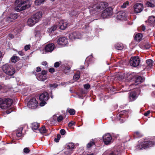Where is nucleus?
Segmentation results:
<instances>
[{
  "label": "nucleus",
  "instance_id": "49",
  "mask_svg": "<svg viewBox=\"0 0 155 155\" xmlns=\"http://www.w3.org/2000/svg\"><path fill=\"white\" fill-rule=\"evenodd\" d=\"M60 65V63L59 62H55L54 64V67L55 68H58L59 66Z\"/></svg>",
  "mask_w": 155,
  "mask_h": 155
},
{
  "label": "nucleus",
  "instance_id": "45",
  "mask_svg": "<svg viewBox=\"0 0 155 155\" xmlns=\"http://www.w3.org/2000/svg\"><path fill=\"white\" fill-rule=\"evenodd\" d=\"M49 85L50 87L55 88L58 87V84L56 83H54L52 84H50Z\"/></svg>",
  "mask_w": 155,
  "mask_h": 155
},
{
  "label": "nucleus",
  "instance_id": "28",
  "mask_svg": "<svg viewBox=\"0 0 155 155\" xmlns=\"http://www.w3.org/2000/svg\"><path fill=\"white\" fill-rule=\"evenodd\" d=\"M115 47L116 49L117 50H122L124 48V46L121 44H117L115 45Z\"/></svg>",
  "mask_w": 155,
  "mask_h": 155
},
{
  "label": "nucleus",
  "instance_id": "46",
  "mask_svg": "<svg viewBox=\"0 0 155 155\" xmlns=\"http://www.w3.org/2000/svg\"><path fill=\"white\" fill-rule=\"evenodd\" d=\"M71 154V153L70 152V150H65L63 154V155H70Z\"/></svg>",
  "mask_w": 155,
  "mask_h": 155
},
{
  "label": "nucleus",
  "instance_id": "19",
  "mask_svg": "<svg viewBox=\"0 0 155 155\" xmlns=\"http://www.w3.org/2000/svg\"><path fill=\"white\" fill-rule=\"evenodd\" d=\"M68 23L63 20L60 21L58 25L59 28L62 30H64L67 27Z\"/></svg>",
  "mask_w": 155,
  "mask_h": 155
},
{
  "label": "nucleus",
  "instance_id": "13",
  "mask_svg": "<svg viewBox=\"0 0 155 155\" xmlns=\"http://www.w3.org/2000/svg\"><path fill=\"white\" fill-rule=\"evenodd\" d=\"M103 140L104 143L105 145H108L111 143L112 137L109 134H107L103 136Z\"/></svg>",
  "mask_w": 155,
  "mask_h": 155
},
{
  "label": "nucleus",
  "instance_id": "24",
  "mask_svg": "<svg viewBox=\"0 0 155 155\" xmlns=\"http://www.w3.org/2000/svg\"><path fill=\"white\" fill-rule=\"evenodd\" d=\"M125 13L124 12H120L118 13L117 18L120 20H124L125 18Z\"/></svg>",
  "mask_w": 155,
  "mask_h": 155
},
{
  "label": "nucleus",
  "instance_id": "32",
  "mask_svg": "<svg viewBox=\"0 0 155 155\" xmlns=\"http://www.w3.org/2000/svg\"><path fill=\"white\" fill-rule=\"evenodd\" d=\"M95 144V143L93 139H92V141H90L87 145V148H89L92 147L93 145Z\"/></svg>",
  "mask_w": 155,
  "mask_h": 155
},
{
  "label": "nucleus",
  "instance_id": "3",
  "mask_svg": "<svg viewBox=\"0 0 155 155\" xmlns=\"http://www.w3.org/2000/svg\"><path fill=\"white\" fill-rule=\"evenodd\" d=\"M108 5V4L106 2H103L99 4L95 5L90 10V11L92 14H95L96 12L99 11L101 10L106 8Z\"/></svg>",
  "mask_w": 155,
  "mask_h": 155
},
{
  "label": "nucleus",
  "instance_id": "55",
  "mask_svg": "<svg viewBox=\"0 0 155 155\" xmlns=\"http://www.w3.org/2000/svg\"><path fill=\"white\" fill-rule=\"evenodd\" d=\"M18 54L21 56H23L25 54L23 52H22V51H19L18 52Z\"/></svg>",
  "mask_w": 155,
  "mask_h": 155
},
{
  "label": "nucleus",
  "instance_id": "15",
  "mask_svg": "<svg viewBox=\"0 0 155 155\" xmlns=\"http://www.w3.org/2000/svg\"><path fill=\"white\" fill-rule=\"evenodd\" d=\"M143 4L137 3L134 6V12L137 13L140 12L143 10Z\"/></svg>",
  "mask_w": 155,
  "mask_h": 155
},
{
  "label": "nucleus",
  "instance_id": "20",
  "mask_svg": "<svg viewBox=\"0 0 155 155\" xmlns=\"http://www.w3.org/2000/svg\"><path fill=\"white\" fill-rule=\"evenodd\" d=\"M54 45L53 43L48 44L46 45L45 50L46 52H51L54 49Z\"/></svg>",
  "mask_w": 155,
  "mask_h": 155
},
{
  "label": "nucleus",
  "instance_id": "4",
  "mask_svg": "<svg viewBox=\"0 0 155 155\" xmlns=\"http://www.w3.org/2000/svg\"><path fill=\"white\" fill-rule=\"evenodd\" d=\"M19 3L16 8V10L18 12L28 8L30 7L31 6L30 4V2L28 0L25 1H23V0H22L21 2Z\"/></svg>",
  "mask_w": 155,
  "mask_h": 155
},
{
  "label": "nucleus",
  "instance_id": "60",
  "mask_svg": "<svg viewBox=\"0 0 155 155\" xmlns=\"http://www.w3.org/2000/svg\"><path fill=\"white\" fill-rule=\"evenodd\" d=\"M145 48L147 49H149L150 48V45H146L145 46Z\"/></svg>",
  "mask_w": 155,
  "mask_h": 155
},
{
  "label": "nucleus",
  "instance_id": "38",
  "mask_svg": "<svg viewBox=\"0 0 155 155\" xmlns=\"http://www.w3.org/2000/svg\"><path fill=\"white\" fill-rule=\"evenodd\" d=\"M80 78V74L79 73L76 74L74 75L73 76V79L74 80L77 81Z\"/></svg>",
  "mask_w": 155,
  "mask_h": 155
},
{
  "label": "nucleus",
  "instance_id": "61",
  "mask_svg": "<svg viewBox=\"0 0 155 155\" xmlns=\"http://www.w3.org/2000/svg\"><path fill=\"white\" fill-rule=\"evenodd\" d=\"M146 29V28L145 26H142V30L143 31H144Z\"/></svg>",
  "mask_w": 155,
  "mask_h": 155
},
{
  "label": "nucleus",
  "instance_id": "8",
  "mask_svg": "<svg viewBox=\"0 0 155 155\" xmlns=\"http://www.w3.org/2000/svg\"><path fill=\"white\" fill-rule=\"evenodd\" d=\"M138 91V89H136L129 92L128 94L130 101H134L137 98L139 95Z\"/></svg>",
  "mask_w": 155,
  "mask_h": 155
},
{
  "label": "nucleus",
  "instance_id": "57",
  "mask_svg": "<svg viewBox=\"0 0 155 155\" xmlns=\"http://www.w3.org/2000/svg\"><path fill=\"white\" fill-rule=\"evenodd\" d=\"M127 4L125 3H123V5L121 6V7L123 8H125L126 7Z\"/></svg>",
  "mask_w": 155,
  "mask_h": 155
},
{
  "label": "nucleus",
  "instance_id": "25",
  "mask_svg": "<svg viewBox=\"0 0 155 155\" xmlns=\"http://www.w3.org/2000/svg\"><path fill=\"white\" fill-rule=\"evenodd\" d=\"M142 35L140 33L136 34L134 36V39L137 41H140L142 37Z\"/></svg>",
  "mask_w": 155,
  "mask_h": 155
},
{
  "label": "nucleus",
  "instance_id": "7",
  "mask_svg": "<svg viewBox=\"0 0 155 155\" xmlns=\"http://www.w3.org/2000/svg\"><path fill=\"white\" fill-rule=\"evenodd\" d=\"M49 98L48 94L47 92H44L41 94L39 97V100L41 101L40 105L41 106H44L46 103V101Z\"/></svg>",
  "mask_w": 155,
  "mask_h": 155
},
{
  "label": "nucleus",
  "instance_id": "2",
  "mask_svg": "<svg viewBox=\"0 0 155 155\" xmlns=\"http://www.w3.org/2000/svg\"><path fill=\"white\" fill-rule=\"evenodd\" d=\"M13 103V100L10 98L2 99L0 98V107L3 109L9 108Z\"/></svg>",
  "mask_w": 155,
  "mask_h": 155
},
{
  "label": "nucleus",
  "instance_id": "43",
  "mask_svg": "<svg viewBox=\"0 0 155 155\" xmlns=\"http://www.w3.org/2000/svg\"><path fill=\"white\" fill-rule=\"evenodd\" d=\"M63 119L64 118L63 117L62 115H61L57 118V120L58 122H60L63 120Z\"/></svg>",
  "mask_w": 155,
  "mask_h": 155
},
{
  "label": "nucleus",
  "instance_id": "35",
  "mask_svg": "<svg viewBox=\"0 0 155 155\" xmlns=\"http://www.w3.org/2000/svg\"><path fill=\"white\" fill-rule=\"evenodd\" d=\"M45 0H36L35 2V4L37 5H39L43 3Z\"/></svg>",
  "mask_w": 155,
  "mask_h": 155
},
{
  "label": "nucleus",
  "instance_id": "33",
  "mask_svg": "<svg viewBox=\"0 0 155 155\" xmlns=\"http://www.w3.org/2000/svg\"><path fill=\"white\" fill-rule=\"evenodd\" d=\"M146 63L148 66L150 68L152 66L153 63V61L151 59H149L147 60L146 61Z\"/></svg>",
  "mask_w": 155,
  "mask_h": 155
},
{
  "label": "nucleus",
  "instance_id": "12",
  "mask_svg": "<svg viewBox=\"0 0 155 155\" xmlns=\"http://www.w3.org/2000/svg\"><path fill=\"white\" fill-rule=\"evenodd\" d=\"M28 107L32 109H35L38 106V102L35 98H33L30 99L28 104Z\"/></svg>",
  "mask_w": 155,
  "mask_h": 155
},
{
  "label": "nucleus",
  "instance_id": "11",
  "mask_svg": "<svg viewBox=\"0 0 155 155\" xmlns=\"http://www.w3.org/2000/svg\"><path fill=\"white\" fill-rule=\"evenodd\" d=\"M48 71L47 70H43L41 73H38L36 76L37 79L40 81H44L47 78V74Z\"/></svg>",
  "mask_w": 155,
  "mask_h": 155
},
{
  "label": "nucleus",
  "instance_id": "54",
  "mask_svg": "<svg viewBox=\"0 0 155 155\" xmlns=\"http://www.w3.org/2000/svg\"><path fill=\"white\" fill-rule=\"evenodd\" d=\"M150 112V110H148L147 112L144 113V115L145 116H147L149 114Z\"/></svg>",
  "mask_w": 155,
  "mask_h": 155
},
{
  "label": "nucleus",
  "instance_id": "64",
  "mask_svg": "<svg viewBox=\"0 0 155 155\" xmlns=\"http://www.w3.org/2000/svg\"><path fill=\"white\" fill-rule=\"evenodd\" d=\"M51 98H53V97L54 96H53V95H52V93H51Z\"/></svg>",
  "mask_w": 155,
  "mask_h": 155
},
{
  "label": "nucleus",
  "instance_id": "10",
  "mask_svg": "<svg viewBox=\"0 0 155 155\" xmlns=\"http://www.w3.org/2000/svg\"><path fill=\"white\" fill-rule=\"evenodd\" d=\"M140 60L138 56L131 57L129 61L130 65L134 67H136L139 65Z\"/></svg>",
  "mask_w": 155,
  "mask_h": 155
},
{
  "label": "nucleus",
  "instance_id": "59",
  "mask_svg": "<svg viewBox=\"0 0 155 155\" xmlns=\"http://www.w3.org/2000/svg\"><path fill=\"white\" fill-rule=\"evenodd\" d=\"M42 64L45 66H46V65L47 64V62L46 61H43L42 62Z\"/></svg>",
  "mask_w": 155,
  "mask_h": 155
},
{
  "label": "nucleus",
  "instance_id": "63",
  "mask_svg": "<svg viewBox=\"0 0 155 155\" xmlns=\"http://www.w3.org/2000/svg\"><path fill=\"white\" fill-rule=\"evenodd\" d=\"M150 1L152 2L153 3H155V0H150Z\"/></svg>",
  "mask_w": 155,
  "mask_h": 155
},
{
  "label": "nucleus",
  "instance_id": "17",
  "mask_svg": "<svg viewBox=\"0 0 155 155\" xmlns=\"http://www.w3.org/2000/svg\"><path fill=\"white\" fill-rule=\"evenodd\" d=\"M58 44L64 46L68 44L67 39L64 37H61L59 38L57 40Z\"/></svg>",
  "mask_w": 155,
  "mask_h": 155
},
{
  "label": "nucleus",
  "instance_id": "5",
  "mask_svg": "<svg viewBox=\"0 0 155 155\" xmlns=\"http://www.w3.org/2000/svg\"><path fill=\"white\" fill-rule=\"evenodd\" d=\"M129 112V110H123L117 114V118L120 123H121L124 122L126 120V118L128 117V114Z\"/></svg>",
  "mask_w": 155,
  "mask_h": 155
},
{
  "label": "nucleus",
  "instance_id": "6",
  "mask_svg": "<svg viewBox=\"0 0 155 155\" xmlns=\"http://www.w3.org/2000/svg\"><path fill=\"white\" fill-rule=\"evenodd\" d=\"M2 68L4 72L9 75L12 76L15 73L14 68L11 64H5L3 66Z\"/></svg>",
  "mask_w": 155,
  "mask_h": 155
},
{
  "label": "nucleus",
  "instance_id": "29",
  "mask_svg": "<svg viewBox=\"0 0 155 155\" xmlns=\"http://www.w3.org/2000/svg\"><path fill=\"white\" fill-rule=\"evenodd\" d=\"M74 143H70L66 145V147L68 150H72L74 149Z\"/></svg>",
  "mask_w": 155,
  "mask_h": 155
},
{
  "label": "nucleus",
  "instance_id": "53",
  "mask_svg": "<svg viewBox=\"0 0 155 155\" xmlns=\"http://www.w3.org/2000/svg\"><path fill=\"white\" fill-rule=\"evenodd\" d=\"M57 28V26L55 25H54L50 29L51 31V32L52 31H54L56 30Z\"/></svg>",
  "mask_w": 155,
  "mask_h": 155
},
{
  "label": "nucleus",
  "instance_id": "9",
  "mask_svg": "<svg viewBox=\"0 0 155 155\" xmlns=\"http://www.w3.org/2000/svg\"><path fill=\"white\" fill-rule=\"evenodd\" d=\"M112 11L113 9L110 7L106 8L102 12L101 17L103 18H105L111 16L112 14Z\"/></svg>",
  "mask_w": 155,
  "mask_h": 155
},
{
  "label": "nucleus",
  "instance_id": "40",
  "mask_svg": "<svg viewBox=\"0 0 155 155\" xmlns=\"http://www.w3.org/2000/svg\"><path fill=\"white\" fill-rule=\"evenodd\" d=\"M78 14V12L76 11V10H73L70 14L71 15H72V16H76V15Z\"/></svg>",
  "mask_w": 155,
  "mask_h": 155
},
{
  "label": "nucleus",
  "instance_id": "41",
  "mask_svg": "<svg viewBox=\"0 0 155 155\" xmlns=\"http://www.w3.org/2000/svg\"><path fill=\"white\" fill-rule=\"evenodd\" d=\"M22 129L21 128L20 129V131H16V135L18 137H21L22 135Z\"/></svg>",
  "mask_w": 155,
  "mask_h": 155
},
{
  "label": "nucleus",
  "instance_id": "37",
  "mask_svg": "<svg viewBox=\"0 0 155 155\" xmlns=\"http://www.w3.org/2000/svg\"><path fill=\"white\" fill-rule=\"evenodd\" d=\"M70 71V68L68 67H65L64 70V73L66 74H67Z\"/></svg>",
  "mask_w": 155,
  "mask_h": 155
},
{
  "label": "nucleus",
  "instance_id": "36",
  "mask_svg": "<svg viewBox=\"0 0 155 155\" xmlns=\"http://www.w3.org/2000/svg\"><path fill=\"white\" fill-rule=\"evenodd\" d=\"M120 153L118 150L114 151L110 153L108 155H120Z\"/></svg>",
  "mask_w": 155,
  "mask_h": 155
},
{
  "label": "nucleus",
  "instance_id": "42",
  "mask_svg": "<svg viewBox=\"0 0 155 155\" xmlns=\"http://www.w3.org/2000/svg\"><path fill=\"white\" fill-rule=\"evenodd\" d=\"M61 136L60 134H58L57 135V138L54 139V141L57 143L59 141V140L61 138Z\"/></svg>",
  "mask_w": 155,
  "mask_h": 155
},
{
  "label": "nucleus",
  "instance_id": "30",
  "mask_svg": "<svg viewBox=\"0 0 155 155\" xmlns=\"http://www.w3.org/2000/svg\"><path fill=\"white\" fill-rule=\"evenodd\" d=\"M146 5L147 6L151 8H153L155 6V3H153L151 1L147 2Z\"/></svg>",
  "mask_w": 155,
  "mask_h": 155
},
{
  "label": "nucleus",
  "instance_id": "27",
  "mask_svg": "<svg viewBox=\"0 0 155 155\" xmlns=\"http://www.w3.org/2000/svg\"><path fill=\"white\" fill-rule=\"evenodd\" d=\"M39 124L37 123L34 122L31 124V127L33 130H37Z\"/></svg>",
  "mask_w": 155,
  "mask_h": 155
},
{
  "label": "nucleus",
  "instance_id": "22",
  "mask_svg": "<svg viewBox=\"0 0 155 155\" xmlns=\"http://www.w3.org/2000/svg\"><path fill=\"white\" fill-rule=\"evenodd\" d=\"M145 78L140 76H135L134 79V81L136 83H137L138 84L143 83L144 80Z\"/></svg>",
  "mask_w": 155,
  "mask_h": 155
},
{
  "label": "nucleus",
  "instance_id": "50",
  "mask_svg": "<svg viewBox=\"0 0 155 155\" xmlns=\"http://www.w3.org/2000/svg\"><path fill=\"white\" fill-rule=\"evenodd\" d=\"M60 132L61 134L62 135H64L66 133V131H65V130L64 129H61L60 130Z\"/></svg>",
  "mask_w": 155,
  "mask_h": 155
},
{
  "label": "nucleus",
  "instance_id": "26",
  "mask_svg": "<svg viewBox=\"0 0 155 155\" xmlns=\"http://www.w3.org/2000/svg\"><path fill=\"white\" fill-rule=\"evenodd\" d=\"M20 59L18 57L14 55L11 58V61L13 63H15Z\"/></svg>",
  "mask_w": 155,
  "mask_h": 155
},
{
  "label": "nucleus",
  "instance_id": "47",
  "mask_svg": "<svg viewBox=\"0 0 155 155\" xmlns=\"http://www.w3.org/2000/svg\"><path fill=\"white\" fill-rule=\"evenodd\" d=\"M90 87V85L89 84H87L84 85V87L86 90H88L89 89Z\"/></svg>",
  "mask_w": 155,
  "mask_h": 155
},
{
  "label": "nucleus",
  "instance_id": "16",
  "mask_svg": "<svg viewBox=\"0 0 155 155\" xmlns=\"http://www.w3.org/2000/svg\"><path fill=\"white\" fill-rule=\"evenodd\" d=\"M18 17V16L17 13H12L6 18L5 20L8 23H10L17 19Z\"/></svg>",
  "mask_w": 155,
  "mask_h": 155
},
{
  "label": "nucleus",
  "instance_id": "48",
  "mask_svg": "<svg viewBox=\"0 0 155 155\" xmlns=\"http://www.w3.org/2000/svg\"><path fill=\"white\" fill-rule=\"evenodd\" d=\"M48 71L50 73L52 74L55 72V69L53 68H51L49 69Z\"/></svg>",
  "mask_w": 155,
  "mask_h": 155
},
{
  "label": "nucleus",
  "instance_id": "1",
  "mask_svg": "<svg viewBox=\"0 0 155 155\" xmlns=\"http://www.w3.org/2000/svg\"><path fill=\"white\" fill-rule=\"evenodd\" d=\"M42 12H38L32 15L27 21L28 25L30 26H32L38 22L42 16Z\"/></svg>",
  "mask_w": 155,
  "mask_h": 155
},
{
  "label": "nucleus",
  "instance_id": "62",
  "mask_svg": "<svg viewBox=\"0 0 155 155\" xmlns=\"http://www.w3.org/2000/svg\"><path fill=\"white\" fill-rule=\"evenodd\" d=\"M85 68H84V66H81V68H80V69H84Z\"/></svg>",
  "mask_w": 155,
  "mask_h": 155
},
{
  "label": "nucleus",
  "instance_id": "56",
  "mask_svg": "<svg viewBox=\"0 0 155 155\" xmlns=\"http://www.w3.org/2000/svg\"><path fill=\"white\" fill-rule=\"evenodd\" d=\"M12 111V110L11 109H10L9 110H7L6 111V113L7 114H9L11 113Z\"/></svg>",
  "mask_w": 155,
  "mask_h": 155
},
{
  "label": "nucleus",
  "instance_id": "31",
  "mask_svg": "<svg viewBox=\"0 0 155 155\" xmlns=\"http://www.w3.org/2000/svg\"><path fill=\"white\" fill-rule=\"evenodd\" d=\"M40 132L41 134L46 133L47 132V130L45 127L44 126H42L40 129H39Z\"/></svg>",
  "mask_w": 155,
  "mask_h": 155
},
{
  "label": "nucleus",
  "instance_id": "39",
  "mask_svg": "<svg viewBox=\"0 0 155 155\" xmlns=\"http://www.w3.org/2000/svg\"><path fill=\"white\" fill-rule=\"evenodd\" d=\"M68 112L70 115H74L75 114V111L74 109H70L68 110Z\"/></svg>",
  "mask_w": 155,
  "mask_h": 155
},
{
  "label": "nucleus",
  "instance_id": "58",
  "mask_svg": "<svg viewBox=\"0 0 155 155\" xmlns=\"http://www.w3.org/2000/svg\"><path fill=\"white\" fill-rule=\"evenodd\" d=\"M41 71V68L39 67H38L37 68L36 71L37 72H39Z\"/></svg>",
  "mask_w": 155,
  "mask_h": 155
},
{
  "label": "nucleus",
  "instance_id": "34",
  "mask_svg": "<svg viewBox=\"0 0 155 155\" xmlns=\"http://www.w3.org/2000/svg\"><path fill=\"white\" fill-rule=\"evenodd\" d=\"M134 137L135 138L137 137H142V135L141 134L140 132L138 131H136L134 133Z\"/></svg>",
  "mask_w": 155,
  "mask_h": 155
},
{
  "label": "nucleus",
  "instance_id": "44",
  "mask_svg": "<svg viewBox=\"0 0 155 155\" xmlns=\"http://www.w3.org/2000/svg\"><path fill=\"white\" fill-rule=\"evenodd\" d=\"M30 150L28 147L25 148L23 150V152L25 153H28L30 152Z\"/></svg>",
  "mask_w": 155,
  "mask_h": 155
},
{
  "label": "nucleus",
  "instance_id": "51",
  "mask_svg": "<svg viewBox=\"0 0 155 155\" xmlns=\"http://www.w3.org/2000/svg\"><path fill=\"white\" fill-rule=\"evenodd\" d=\"M75 122L73 121H71L68 124V127H72L73 125L74 124Z\"/></svg>",
  "mask_w": 155,
  "mask_h": 155
},
{
  "label": "nucleus",
  "instance_id": "14",
  "mask_svg": "<svg viewBox=\"0 0 155 155\" xmlns=\"http://www.w3.org/2000/svg\"><path fill=\"white\" fill-rule=\"evenodd\" d=\"M81 37V35L78 31H74L69 34V39L73 40V39H78Z\"/></svg>",
  "mask_w": 155,
  "mask_h": 155
},
{
  "label": "nucleus",
  "instance_id": "21",
  "mask_svg": "<svg viewBox=\"0 0 155 155\" xmlns=\"http://www.w3.org/2000/svg\"><path fill=\"white\" fill-rule=\"evenodd\" d=\"M146 22L148 23L151 25L154 26L155 24V17L154 16H149L148 19L146 21Z\"/></svg>",
  "mask_w": 155,
  "mask_h": 155
},
{
  "label": "nucleus",
  "instance_id": "23",
  "mask_svg": "<svg viewBox=\"0 0 155 155\" xmlns=\"http://www.w3.org/2000/svg\"><path fill=\"white\" fill-rule=\"evenodd\" d=\"M125 76L126 79L129 81H134L135 75L134 73H129L127 74Z\"/></svg>",
  "mask_w": 155,
  "mask_h": 155
},
{
  "label": "nucleus",
  "instance_id": "52",
  "mask_svg": "<svg viewBox=\"0 0 155 155\" xmlns=\"http://www.w3.org/2000/svg\"><path fill=\"white\" fill-rule=\"evenodd\" d=\"M31 46L30 45H27L25 47V51H27L30 48Z\"/></svg>",
  "mask_w": 155,
  "mask_h": 155
},
{
  "label": "nucleus",
  "instance_id": "18",
  "mask_svg": "<svg viewBox=\"0 0 155 155\" xmlns=\"http://www.w3.org/2000/svg\"><path fill=\"white\" fill-rule=\"evenodd\" d=\"M154 145L153 142L150 141H145L144 143L141 145L140 149H145L146 148L149 147L153 146Z\"/></svg>",
  "mask_w": 155,
  "mask_h": 155
}]
</instances>
